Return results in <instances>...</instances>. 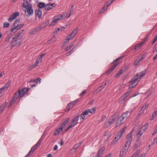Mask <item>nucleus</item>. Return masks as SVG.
I'll use <instances>...</instances> for the list:
<instances>
[{
	"instance_id": "1",
	"label": "nucleus",
	"mask_w": 157,
	"mask_h": 157,
	"mask_svg": "<svg viewBox=\"0 0 157 157\" xmlns=\"http://www.w3.org/2000/svg\"><path fill=\"white\" fill-rule=\"evenodd\" d=\"M28 89L26 88H25L21 90H19L18 91L16 92L13 96L9 106H11L19 97L21 98L24 95L27 94L28 93Z\"/></svg>"
},
{
	"instance_id": "2",
	"label": "nucleus",
	"mask_w": 157,
	"mask_h": 157,
	"mask_svg": "<svg viewBox=\"0 0 157 157\" xmlns=\"http://www.w3.org/2000/svg\"><path fill=\"white\" fill-rule=\"evenodd\" d=\"M145 75V73L144 72H141L137 74L135 77L129 82L131 83L129 86V88H132L136 86L138 82L140 80V79Z\"/></svg>"
},
{
	"instance_id": "3",
	"label": "nucleus",
	"mask_w": 157,
	"mask_h": 157,
	"mask_svg": "<svg viewBox=\"0 0 157 157\" xmlns=\"http://www.w3.org/2000/svg\"><path fill=\"white\" fill-rule=\"evenodd\" d=\"M22 6L25 8L24 11L27 16L33 15V10L31 3H29L27 1H26L25 2H23Z\"/></svg>"
},
{
	"instance_id": "4",
	"label": "nucleus",
	"mask_w": 157,
	"mask_h": 157,
	"mask_svg": "<svg viewBox=\"0 0 157 157\" xmlns=\"http://www.w3.org/2000/svg\"><path fill=\"white\" fill-rule=\"evenodd\" d=\"M79 117V115L77 116L72 119L70 122L68 128L65 130V131H67L69 129L73 127L77 124Z\"/></svg>"
},
{
	"instance_id": "5",
	"label": "nucleus",
	"mask_w": 157,
	"mask_h": 157,
	"mask_svg": "<svg viewBox=\"0 0 157 157\" xmlns=\"http://www.w3.org/2000/svg\"><path fill=\"white\" fill-rule=\"evenodd\" d=\"M116 117L115 115H113L111 118L108 121L106 122L104 125V128H107L114 123L115 121Z\"/></svg>"
},
{
	"instance_id": "6",
	"label": "nucleus",
	"mask_w": 157,
	"mask_h": 157,
	"mask_svg": "<svg viewBox=\"0 0 157 157\" xmlns=\"http://www.w3.org/2000/svg\"><path fill=\"white\" fill-rule=\"evenodd\" d=\"M132 132H131L127 135L126 139L127 140L125 144L124 147H123L128 148V147H129L131 144L132 141Z\"/></svg>"
},
{
	"instance_id": "7",
	"label": "nucleus",
	"mask_w": 157,
	"mask_h": 157,
	"mask_svg": "<svg viewBox=\"0 0 157 157\" xmlns=\"http://www.w3.org/2000/svg\"><path fill=\"white\" fill-rule=\"evenodd\" d=\"M42 141V140L41 139H40L37 143L32 147L31 150L29 152V154H32L33 153V152L38 147L40 146Z\"/></svg>"
},
{
	"instance_id": "8",
	"label": "nucleus",
	"mask_w": 157,
	"mask_h": 157,
	"mask_svg": "<svg viewBox=\"0 0 157 157\" xmlns=\"http://www.w3.org/2000/svg\"><path fill=\"white\" fill-rule=\"evenodd\" d=\"M78 32V29L76 28L74 30L71 34L68 35L66 38L67 40L69 41L70 40L72 39L75 36Z\"/></svg>"
},
{
	"instance_id": "9",
	"label": "nucleus",
	"mask_w": 157,
	"mask_h": 157,
	"mask_svg": "<svg viewBox=\"0 0 157 157\" xmlns=\"http://www.w3.org/2000/svg\"><path fill=\"white\" fill-rule=\"evenodd\" d=\"M25 25L24 24H20L15 25L13 26V27L11 29V31L12 32L15 33L18 30L21 28L23 26Z\"/></svg>"
},
{
	"instance_id": "10",
	"label": "nucleus",
	"mask_w": 157,
	"mask_h": 157,
	"mask_svg": "<svg viewBox=\"0 0 157 157\" xmlns=\"http://www.w3.org/2000/svg\"><path fill=\"white\" fill-rule=\"evenodd\" d=\"M63 17V15H59L55 16L53 18V19L50 25V26L54 25L56 23L57 21L58 20L61 19Z\"/></svg>"
},
{
	"instance_id": "11",
	"label": "nucleus",
	"mask_w": 157,
	"mask_h": 157,
	"mask_svg": "<svg viewBox=\"0 0 157 157\" xmlns=\"http://www.w3.org/2000/svg\"><path fill=\"white\" fill-rule=\"evenodd\" d=\"M126 116H125L124 114H122L121 116L119 117L118 120L117 121L116 123V127L118 126L121 125L123 123V121L125 119H127Z\"/></svg>"
},
{
	"instance_id": "12",
	"label": "nucleus",
	"mask_w": 157,
	"mask_h": 157,
	"mask_svg": "<svg viewBox=\"0 0 157 157\" xmlns=\"http://www.w3.org/2000/svg\"><path fill=\"white\" fill-rule=\"evenodd\" d=\"M19 15V13L18 12H17L12 14L10 16V18L8 19V21L9 22H12L16 17Z\"/></svg>"
},
{
	"instance_id": "13",
	"label": "nucleus",
	"mask_w": 157,
	"mask_h": 157,
	"mask_svg": "<svg viewBox=\"0 0 157 157\" xmlns=\"http://www.w3.org/2000/svg\"><path fill=\"white\" fill-rule=\"evenodd\" d=\"M56 5V4L55 3L45 4L44 9L46 10H49L52 9L53 7H55Z\"/></svg>"
},
{
	"instance_id": "14",
	"label": "nucleus",
	"mask_w": 157,
	"mask_h": 157,
	"mask_svg": "<svg viewBox=\"0 0 157 157\" xmlns=\"http://www.w3.org/2000/svg\"><path fill=\"white\" fill-rule=\"evenodd\" d=\"M124 128H123L120 129V131L115 136V139H118V140L122 136L124 132Z\"/></svg>"
},
{
	"instance_id": "15",
	"label": "nucleus",
	"mask_w": 157,
	"mask_h": 157,
	"mask_svg": "<svg viewBox=\"0 0 157 157\" xmlns=\"http://www.w3.org/2000/svg\"><path fill=\"white\" fill-rule=\"evenodd\" d=\"M119 64V63H117L110 67L106 71V74H107V75H108L113 70H114L115 68Z\"/></svg>"
},
{
	"instance_id": "16",
	"label": "nucleus",
	"mask_w": 157,
	"mask_h": 157,
	"mask_svg": "<svg viewBox=\"0 0 157 157\" xmlns=\"http://www.w3.org/2000/svg\"><path fill=\"white\" fill-rule=\"evenodd\" d=\"M140 152V150H137L133 154L132 157H144L145 154L143 153L141 155H139Z\"/></svg>"
},
{
	"instance_id": "17",
	"label": "nucleus",
	"mask_w": 157,
	"mask_h": 157,
	"mask_svg": "<svg viewBox=\"0 0 157 157\" xmlns=\"http://www.w3.org/2000/svg\"><path fill=\"white\" fill-rule=\"evenodd\" d=\"M148 106V104L147 103H145L144 105L142 106L141 109L139 112V115L142 114L144 112V110L147 108Z\"/></svg>"
},
{
	"instance_id": "18",
	"label": "nucleus",
	"mask_w": 157,
	"mask_h": 157,
	"mask_svg": "<svg viewBox=\"0 0 157 157\" xmlns=\"http://www.w3.org/2000/svg\"><path fill=\"white\" fill-rule=\"evenodd\" d=\"M70 118H68L66 119L61 124L59 127V129H61V132L63 131V129L65 127L66 124L69 121Z\"/></svg>"
},
{
	"instance_id": "19",
	"label": "nucleus",
	"mask_w": 157,
	"mask_h": 157,
	"mask_svg": "<svg viewBox=\"0 0 157 157\" xmlns=\"http://www.w3.org/2000/svg\"><path fill=\"white\" fill-rule=\"evenodd\" d=\"M21 39L22 38H18L13 41L12 42L13 44L12 45V47H13L15 46H19L21 44Z\"/></svg>"
},
{
	"instance_id": "20",
	"label": "nucleus",
	"mask_w": 157,
	"mask_h": 157,
	"mask_svg": "<svg viewBox=\"0 0 157 157\" xmlns=\"http://www.w3.org/2000/svg\"><path fill=\"white\" fill-rule=\"evenodd\" d=\"M131 94V91H128L127 92H126L125 94L123 95L121 97L120 99V100L121 101H123L124 100L126 99V98L129 95H130Z\"/></svg>"
},
{
	"instance_id": "21",
	"label": "nucleus",
	"mask_w": 157,
	"mask_h": 157,
	"mask_svg": "<svg viewBox=\"0 0 157 157\" xmlns=\"http://www.w3.org/2000/svg\"><path fill=\"white\" fill-rule=\"evenodd\" d=\"M127 151V148H124V147H123L121 151H120L119 157H122L123 156L125 155Z\"/></svg>"
},
{
	"instance_id": "22",
	"label": "nucleus",
	"mask_w": 157,
	"mask_h": 157,
	"mask_svg": "<svg viewBox=\"0 0 157 157\" xmlns=\"http://www.w3.org/2000/svg\"><path fill=\"white\" fill-rule=\"evenodd\" d=\"M35 14L36 17L40 18L42 15V11L40 9H37L35 10Z\"/></svg>"
},
{
	"instance_id": "23",
	"label": "nucleus",
	"mask_w": 157,
	"mask_h": 157,
	"mask_svg": "<svg viewBox=\"0 0 157 157\" xmlns=\"http://www.w3.org/2000/svg\"><path fill=\"white\" fill-rule=\"evenodd\" d=\"M132 112V110L131 109L130 110H128L126 112L122 114H124L125 116H126V117H127V118H128L131 115Z\"/></svg>"
},
{
	"instance_id": "24",
	"label": "nucleus",
	"mask_w": 157,
	"mask_h": 157,
	"mask_svg": "<svg viewBox=\"0 0 157 157\" xmlns=\"http://www.w3.org/2000/svg\"><path fill=\"white\" fill-rule=\"evenodd\" d=\"M144 42H142L138 44L135 46L134 50H138L143 45Z\"/></svg>"
},
{
	"instance_id": "25",
	"label": "nucleus",
	"mask_w": 157,
	"mask_h": 157,
	"mask_svg": "<svg viewBox=\"0 0 157 157\" xmlns=\"http://www.w3.org/2000/svg\"><path fill=\"white\" fill-rule=\"evenodd\" d=\"M141 142L139 140H137L134 145V148L135 149L138 148L140 145Z\"/></svg>"
},
{
	"instance_id": "26",
	"label": "nucleus",
	"mask_w": 157,
	"mask_h": 157,
	"mask_svg": "<svg viewBox=\"0 0 157 157\" xmlns=\"http://www.w3.org/2000/svg\"><path fill=\"white\" fill-rule=\"evenodd\" d=\"M144 59V57H141V58H138L134 62V64L135 66H137L138 65L140 62L143 60Z\"/></svg>"
},
{
	"instance_id": "27",
	"label": "nucleus",
	"mask_w": 157,
	"mask_h": 157,
	"mask_svg": "<svg viewBox=\"0 0 157 157\" xmlns=\"http://www.w3.org/2000/svg\"><path fill=\"white\" fill-rule=\"evenodd\" d=\"M115 0H109L108 2H107L104 5V8L107 9L108 6L110 5L112 2Z\"/></svg>"
},
{
	"instance_id": "28",
	"label": "nucleus",
	"mask_w": 157,
	"mask_h": 157,
	"mask_svg": "<svg viewBox=\"0 0 157 157\" xmlns=\"http://www.w3.org/2000/svg\"><path fill=\"white\" fill-rule=\"evenodd\" d=\"M24 31V29L20 30L18 32L14 35L13 38L18 37Z\"/></svg>"
},
{
	"instance_id": "29",
	"label": "nucleus",
	"mask_w": 157,
	"mask_h": 157,
	"mask_svg": "<svg viewBox=\"0 0 157 157\" xmlns=\"http://www.w3.org/2000/svg\"><path fill=\"white\" fill-rule=\"evenodd\" d=\"M10 83L11 81H9L7 83H6L3 87L1 89L2 90H6L8 89Z\"/></svg>"
},
{
	"instance_id": "30",
	"label": "nucleus",
	"mask_w": 157,
	"mask_h": 157,
	"mask_svg": "<svg viewBox=\"0 0 157 157\" xmlns=\"http://www.w3.org/2000/svg\"><path fill=\"white\" fill-rule=\"evenodd\" d=\"M148 125H149V124L148 123H146L142 127V128H141V129L144 132L147 129L148 126Z\"/></svg>"
},
{
	"instance_id": "31",
	"label": "nucleus",
	"mask_w": 157,
	"mask_h": 157,
	"mask_svg": "<svg viewBox=\"0 0 157 157\" xmlns=\"http://www.w3.org/2000/svg\"><path fill=\"white\" fill-rule=\"evenodd\" d=\"M124 72V71L122 69H121L119 70L116 75V77H118L120 76Z\"/></svg>"
},
{
	"instance_id": "32",
	"label": "nucleus",
	"mask_w": 157,
	"mask_h": 157,
	"mask_svg": "<svg viewBox=\"0 0 157 157\" xmlns=\"http://www.w3.org/2000/svg\"><path fill=\"white\" fill-rule=\"evenodd\" d=\"M45 4L42 2H40L38 4V7L40 8H44L45 6Z\"/></svg>"
},
{
	"instance_id": "33",
	"label": "nucleus",
	"mask_w": 157,
	"mask_h": 157,
	"mask_svg": "<svg viewBox=\"0 0 157 157\" xmlns=\"http://www.w3.org/2000/svg\"><path fill=\"white\" fill-rule=\"evenodd\" d=\"M104 148L102 147L101 149L99 150L98 152V155L97 157H100L101 155L104 151Z\"/></svg>"
},
{
	"instance_id": "34",
	"label": "nucleus",
	"mask_w": 157,
	"mask_h": 157,
	"mask_svg": "<svg viewBox=\"0 0 157 157\" xmlns=\"http://www.w3.org/2000/svg\"><path fill=\"white\" fill-rule=\"evenodd\" d=\"M144 132L140 129L138 133L137 134V136L138 138H140L142 134L144 133Z\"/></svg>"
},
{
	"instance_id": "35",
	"label": "nucleus",
	"mask_w": 157,
	"mask_h": 157,
	"mask_svg": "<svg viewBox=\"0 0 157 157\" xmlns=\"http://www.w3.org/2000/svg\"><path fill=\"white\" fill-rule=\"evenodd\" d=\"M105 87V86L101 85L98 87L96 91L98 93L100 92L102 89Z\"/></svg>"
},
{
	"instance_id": "36",
	"label": "nucleus",
	"mask_w": 157,
	"mask_h": 157,
	"mask_svg": "<svg viewBox=\"0 0 157 157\" xmlns=\"http://www.w3.org/2000/svg\"><path fill=\"white\" fill-rule=\"evenodd\" d=\"M5 104H4L0 107V114L4 110L6 107Z\"/></svg>"
},
{
	"instance_id": "37",
	"label": "nucleus",
	"mask_w": 157,
	"mask_h": 157,
	"mask_svg": "<svg viewBox=\"0 0 157 157\" xmlns=\"http://www.w3.org/2000/svg\"><path fill=\"white\" fill-rule=\"evenodd\" d=\"M74 10V6H71V9L70 10L69 12V15L68 16V17H69L73 13Z\"/></svg>"
},
{
	"instance_id": "38",
	"label": "nucleus",
	"mask_w": 157,
	"mask_h": 157,
	"mask_svg": "<svg viewBox=\"0 0 157 157\" xmlns=\"http://www.w3.org/2000/svg\"><path fill=\"white\" fill-rule=\"evenodd\" d=\"M95 108L93 107L91 109H88L89 112L91 114H94L95 112Z\"/></svg>"
},
{
	"instance_id": "39",
	"label": "nucleus",
	"mask_w": 157,
	"mask_h": 157,
	"mask_svg": "<svg viewBox=\"0 0 157 157\" xmlns=\"http://www.w3.org/2000/svg\"><path fill=\"white\" fill-rule=\"evenodd\" d=\"M118 140L117 139H115V137L114 138V139H113L111 141L110 143L111 145L115 144L117 142Z\"/></svg>"
},
{
	"instance_id": "40",
	"label": "nucleus",
	"mask_w": 157,
	"mask_h": 157,
	"mask_svg": "<svg viewBox=\"0 0 157 157\" xmlns=\"http://www.w3.org/2000/svg\"><path fill=\"white\" fill-rule=\"evenodd\" d=\"M61 132V129H59V128H58L55 130L54 133L53 134V135L54 136H56L59 134V132Z\"/></svg>"
},
{
	"instance_id": "41",
	"label": "nucleus",
	"mask_w": 157,
	"mask_h": 157,
	"mask_svg": "<svg viewBox=\"0 0 157 157\" xmlns=\"http://www.w3.org/2000/svg\"><path fill=\"white\" fill-rule=\"evenodd\" d=\"M81 144V143H80L78 144H75L73 148L75 150L77 149L80 147Z\"/></svg>"
},
{
	"instance_id": "42",
	"label": "nucleus",
	"mask_w": 157,
	"mask_h": 157,
	"mask_svg": "<svg viewBox=\"0 0 157 157\" xmlns=\"http://www.w3.org/2000/svg\"><path fill=\"white\" fill-rule=\"evenodd\" d=\"M64 28L62 27H59L56 30L54 31V33H57L59 31H61L63 30Z\"/></svg>"
},
{
	"instance_id": "43",
	"label": "nucleus",
	"mask_w": 157,
	"mask_h": 157,
	"mask_svg": "<svg viewBox=\"0 0 157 157\" xmlns=\"http://www.w3.org/2000/svg\"><path fill=\"white\" fill-rule=\"evenodd\" d=\"M152 90L151 89L148 90L147 91L146 94L148 97L151 94Z\"/></svg>"
},
{
	"instance_id": "44",
	"label": "nucleus",
	"mask_w": 157,
	"mask_h": 157,
	"mask_svg": "<svg viewBox=\"0 0 157 157\" xmlns=\"http://www.w3.org/2000/svg\"><path fill=\"white\" fill-rule=\"evenodd\" d=\"M42 29L41 28V27L40 26H40L35 28L34 29V30L36 32H38V31H40Z\"/></svg>"
},
{
	"instance_id": "45",
	"label": "nucleus",
	"mask_w": 157,
	"mask_h": 157,
	"mask_svg": "<svg viewBox=\"0 0 157 157\" xmlns=\"http://www.w3.org/2000/svg\"><path fill=\"white\" fill-rule=\"evenodd\" d=\"M12 36L11 35H8L6 38V41H10V40Z\"/></svg>"
},
{
	"instance_id": "46",
	"label": "nucleus",
	"mask_w": 157,
	"mask_h": 157,
	"mask_svg": "<svg viewBox=\"0 0 157 157\" xmlns=\"http://www.w3.org/2000/svg\"><path fill=\"white\" fill-rule=\"evenodd\" d=\"M20 21V19H18L15 20L14 21L13 24V26L15 25H17V23H19Z\"/></svg>"
},
{
	"instance_id": "47",
	"label": "nucleus",
	"mask_w": 157,
	"mask_h": 157,
	"mask_svg": "<svg viewBox=\"0 0 157 157\" xmlns=\"http://www.w3.org/2000/svg\"><path fill=\"white\" fill-rule=\"evenodd\" d=\"M41 61L39 59H38V58H37L36 59V61L35 62L34 65L36 67L39 63V62H41Z\"/></svg>"
},
{
	"instance_id": "48",
	"label": "nucleus",
	"mask_w": 157,
	"mask_h": 157,
	"mask_svg": "<svg viewBox=\"0 0 157 157\" xmlns=\"http://www.w3.org/2000/svg\"><path fill=\"white\" fill-rule=\"evenodd\" d=\"M47 23H43L41 24L40 26L41 28L42 29L46 27L47 26Z\"/></svg>"
},
{
	"instance_id": "49",
	"label": "nucleus",
	"mask_w": 157,
	"mask_h": 157,
	"mask_svg": "<svg viewBox=\"0 0 157 157\" xmlns=\"http://www.w3.org/2000/svg\"><path fill=\"white\" fill-rule=\"evenodd\" d=\"M3 26L4 27L7 28L9 26V23L8 22H4L3 23Z\"/></svg>"
},
{
	"instance_id": "50",
	"label": "nucleus",
	"mask_w": 157,
	"mask_h": 157,
	"mask_svg": "<svg viewBox=\"0 0 157 157\" xmlns=\"http://www.w3.org/2000/svg\"><path fill=\"white\" fill-rule=\"evenodd\" d=\"M35 67H36L34 65H31L28 67V70L29 71L35 68Z\"/></svg>"
},
{
	"instance_id": "51",
	"label": "nucleus",
	"mask_w": 157,
	"mask_h": 157,
	"mask_svg": "<svg viewBox=\"0 0 157 157\" xmlns=\"http://www.w3.org/2000/svg\"><path fill=\"white\" fill-rule=\"evenodd\" d=\"M157 143V137L155 138L151 144L154 145Z\"/></svg>"
},
{
	"instance_id": "52",
	"label": "nucleus",
	"mask_w": 157,
	"mask_h": 157,
	"mask_svg": "<svg viewBox=\"0 0 157 157\" xmlns=\"http://www.w3.org/2000/svg\"><path fill=\"white\" fill-rule=\"evenodd\" d=\"M41 79L40 78H38L37 79L35 80V82L37 83H40V81Z\"/></svg>"
},
{
	"instance_id": "53",
	"label": "nucleus",
	"mask_w": 157,
	"mask_h": 157,
	"mask_svg": "<svg viewBox=\"0 0 157 157\" xmlns=\"http://www.w3.org/2000/svg\"><path fill=\"white\" fill-rule=\"evenodd\" d=\"M45 55V54H41L40 56H39L38 58V59H39L41 61V59L42 58V57Z\"/></svg>"
},
{
	"instance_id": "54",
	"label": "nucleus",
	"mask_w": 157,
	"mask_h": 157,
	"mask_svg": "<svg viewBox=\"0 0 157 157\" xmlns=\"http://www.w3.org/2000/svg\"><path fill=\"white\" fill-rule=\"evenodd\" d=\"M70 109H71V108L70 107V106L68 105L65 109V111H68Z\"/></svg>"
},
{
	"instance_id": "55",
	"label": "nucleus",
	"mask_w": 157,
	"mask_h": 157,
	"mask_svg": "<svg viewBox=\"0 0 157 157\" xmlns=\"http://www.w3.org/2000/svg\"><path fill=\"white\" fill-rule=\"evenodd\" d=\"M89 112L88 110H86L83 113L85 115H88Z\"/></svg>"
},
{
	"instance_id": "56",
	"label": "nucleus",
	"mask_w": 157,
	"mask_h": 157,
	"mask_svg": "<svg viewBox=\"0 0 157 157\" xmlns=\"http://www.w3.org/2000/svg\"><path fill=\"white\" fill-rule=\"evenodd\" d=\"M107 9H105V8H104V6L103 7V9H102L99 12V13H103L104 11L105 10H106Z\"/></svg>"
},
{
	"instance_id": "57",
	"label": "nucleus",
	"mask_w": 157,
	"mask_h": 157,
	"mask_svg": "<svg viewBox=\"0 0 157 157\" xmlns=\"http://www.w3.org/2000/svg\"><path fill=\"white\" fill-rule=\"evenodd\" d=\"M121 58H122V57H119L117 58V59H115L113 61V62L114 63H115L117 61L121 59Z\"/></svg>"
},
{
	"instance_id": "58",
	"label": "nucleus",
	"mask_w": 157,
	"mask_h": 157,
	"mask_svg": "<svg viewBox=\"0 0 157 157\" xmlns=\"http://www.w3.org/2000/svg\"><path fill=\"white\" fill-rule=\"evenodd\" d=\"M68 105L71 108H72L74 106V105L71 103V102L70 103H69Z\"/></svg>"
},
{
	"instance_id": "59",
	"label": "nucleus",
	"mask_w": 157,
	"mask_h": 157,
	"mask_svg": "<svg viewBox=\"0 0 157 157\" xmlns=\"http://www.w3.org/2000/svg\"><path fill=\"white\" fill-rule=\"evenodd\" d=\"M106 118V117L104 115L102 116L101 117V121H105V120Z\"/></svg>"
},
{
	"instance_id": "60",
	"label": "nucleus",
	"mask_w": 157,
	"mask_h": 157,
	"mask_svg": "<svg viewBox=\"0 0 157 157\" xmlns=\"http://www.w3.org/2000/svg\"><path fill=\"white\" fill-rule=\"evenodd\" d=\"M81 117L83 119H84L85 118V115L83 113L81 115Z\"/></svg>"
},
{
	"instance_id": "61",
	"label": "nucleus",
	"mask_w": 157,
	"mask_h": 157,
	"mask_svg": "<svg viewBox=\"0 0 157 157\" xmlns=\"http://www.w3.org/2000/svg\"><path fill=\"white\" fill-rule=\"evenodd\" d=\"M86 91V90H84L83 91L82 93L80 94V96H81L84 94H85Z\"/></svg>"
},
{
	"instance_id": "62",
	"label": "nucleus",
	"mask_w": 157,
	"mask_h": 157,
	"mask_svg": "<svg viewBox=\"0 0 157 157\" xmlns=\"http://www.w3.org/2000/svg\"><path fill=\"white\" fill-rule=\"evenodd\" d=\"M60 145L62 146L64 144V141H63V140H61L60 143Z\"/></svg>"
},
{
	"instance_id": "63",
	"label": "nucleus",
	"mask_w": 157,
	"mask_h": 157,
	"mask_svg": "<svg viewBox=\"0 0 157 157\" xmlns=\"http://www.w3.org/2000/svg\"><path fill=\"white\" fill-rule=\"evenodd\" d=\"M70 48H69V47H68V46H67L66 48H65V51H67L69 50L70 49Z\"/></svg>"
},
{
	"instance_id": "64",
	"label": "nucleus",
	"mask_w": 157,
	"mask_h": 157,
	"mask_svg": "<svg viewBox=\"0 0 157 157\" xmlns=\"http://www.w3.org/2000/svg\"><path fill=\"white\" fill-rule=\"evenodd\" d=\"M156 59H157V54L153 58V59L154 60H155Z\"/></svg>"
}]
</instances>
